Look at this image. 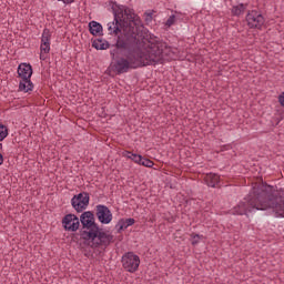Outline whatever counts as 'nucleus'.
I'll return each mask as SVG.
<instances>
[{"mask_svg":"<svg viewBox=\"0 0 284 284\" xmlns=\"http://www.w3.org/2000/svg\"><path fill=\"white\" fill-rule=\"evenodd\" d=\"M114 20L106 23L109 34H119L110 55L112 72L125 74L130 70L163 63L172 57L166 42L150 34L136 14L124 6L113 8Z\"/></svg>","mask_w":284,"mask_h":284,"instance_id":"1","label":"nucleus"},{"mask_svg":"<svg viewBox=\"0 0 284 284\" xmlns=\"http://www.w3.org/2000/svg\"><path fill=\"white\" fill-rule=\"evenodd\" d=\"M272 185L262 183L253 187L247 200L235 207V214H248L260 210H272L275 214H284V196H274Z\"/></svg>","mask_w":284,"mask_h":284,"instance_id":"2","label":"nucleus"},{"mask_svg":"<svg viewBox=\"0 0 284 284\" xmlns=\"http://www.w3.org/2000/svg\"><path fill=\"white\" fill-rule=\"evenodd\" d=\"M80 223L82 225L80 230V236L83 241H97V234L99 233V224L94 221V214H81Z\"/></svg>","mask_w":284,"mask_h":284,"instance_id":"3","label":"nucleus"},{"mask_svg":"<svg viewBox=\"0 0 284 284\" xmlns=\"http://www.w3.org/2000/svg\"><path fill=\"white\" fill-rule=\"evenodd\" d=\"M18 79H21L19 82L20 92H32L34 90V83H32V65L30 63H20L18 67Z\"/></svg>","mask_w":284,"mask_h":284,"instance_id":"4","label":"nucleus"},{"mask_svg":"<svg viewBox=\"0 0 284 284\" xmlns=\"http://www.w3.org/2000/svg\"><path fill=\"white\" fill-rule=\"evenodd\" d=\"M121 263L125 272L134 274V272H136L141 265V257H139V255L134 254L133 252H128L122 256Z\"/></svg>","mask_w":284,"mask_h":284,"instance_id":"5","label":"nucleus"},{"mask_svg":"<svg viewBox=\"0 0 284 284\" xmlns=\"http://www.w3.org/2000/svg\"><path fill=\"white\" fill-rule=\"evenodd\" d=\"M246 22L248 28L261 30V28H263L265 24V18L261 11L251 10L246 14Z\"/></svg>","mask_w":284,"mask_h":284,"instance_id":"6","label":"nucleus"},{"mask_svg":"<svg viewBox=\"0 0 284 284\" xmlns=\"http://www.w3.org/2000/svg\"><path fill=\"white\" fill-rule=\"evenodd\" d=\"M71 204L77 212H83L87 205H90V194L87 192H82L78 195H74L71 200Z\"/></svg>","mask_w":284,"mask_h":284,"instance_id":"7","label":"nucleus"},{"mask_svg":"<svg viewBox=\"0 0 284 284\" xmlns=\"http://www.w3.org/2000/svg\"><path fill=\"white\" fill-rule=\"evenodd\" d=\"M95 239H98L95 242L92 241L94 247H108L110 243H114V235L106 233L103 229L98 230Z\"/></svg>","mask_w":284,"mask_h":284,"instance_id":"8","label":"nucleus"},{"mask_svg":"<svg viewBox=\"0 0 284 284\" xmlns=\"http://www.w3.org/2000/svg\"><path fill=\"white\" fill-rule=\"evenodd\" d=\"M80 226L81 222L77 214H67L62 219V227L65 230V232H77Z\"/></svg>","mask_w":284,"mask_h":284,"instance_id":"9","label":"nucleus"},{"mask_svg":"<svg viewBox=\"0 0 284 284\" xmlns=\"http://www.w3.org/2000/svg\"><path fill=\"white\" fill-rule=\"evenodd\" d=\"M204 181L209 187H219L221 176L216 173H209L204 176Z\"/></svg>","mask_w":284,"mask_h":284,"instance_id":"10","label":"nucleus"},{"mask_svg":"<svg viewBox=\"0 0 284 284\" xmlns=\"http://www.w3.org/2000/svg\"><path fill=\"white\" fill-rule=\"evenodd\" d=\"M247 10V3H240L237 6H233L231 9V14L233 17H241V14H245Z\"/></svg>","mask_w":284,"mask_h":284,"instance_id":"11","label":"nucleus"},{"mask_svg":"<svg viewBox=\"0 0 284 284\" xmlns=\"http://www.w3.org/2000/svg\"><path fill=\"white\" fill-rule=\"evenodd\" d=\"M89 30L93 34V37H99V34L103 32V27L97 21H91L89 23Z\"/></svg>","mask_w":284,"mask_h":284,"instance_id":"12","label":"nucleus"},{"mask_svg":"<svg viewBox=\"0 0 284 284\" xmlns=\"http://www.w3.org/2000/svg\"><path fill=\"white\" fill-rule=\"evenodd\" d=\"M50 54V44L41 43L40 44V60L45 61Z\"/></svg>","mask_w":284,"mask_h":284,"instance_id":"13","label":"nucleus"},{"mask_svg":"<svg viewBox=\"0 0 284 284\" xmlns=\"http://www.w3.org/2000/svg\"><path fill=\"white\" fill-rule=\"evenodd\" d=\"M92 48H95V50H108V48H110V43L97 39L92 42Z\"/></svg>","mask_w":284,"mask_h":284,"instance_id":"14","label":"nucleus"},{"mask_svg":"<svg viewBox=\"0 0 284 284\" xmlns=\"http://www.w3.org/2000/svg\"><path fill=\"white\" fill-rule=\"evenodd\" d=\"M50 39H52V34L49 29H44L42 32L41 43L50 44Z\"/></svg>","mask_w":284,"mask_h":284,"instance_id":"15","label":"nucleus"},{"mask_svg":"<svg viewBox=\"0 0 284 284\" xmlns=\"http://www.w3.org/2000/svg\"><path fill=\"white\" fill-rule=\"evenodd\" d=\"M115 227L118 229V234H121V232H123V230H128V227H130V226H129V224L125 222V219H121V220L118 222V224H116Z\"/></svg>","mask_w":284,"mask_h":284,"instance_id":"16","label":"nucleus"},{"mask_svg":"<svg viewBox=\"0 0 284 284\" xmlns=\"http://www.w3.org/2000/svg\"><path fill=\"white\" fill-rule=\"evenodd\" d=\"M98 219L100 223H104L105 225H108V223L112 221V214H99Z\"/></svg>","mask_w":284,"mask_h":284,"instance_id":"17","label":"nucleus"},{"mask_svg":"<svg viewBox=\"0 0 284 284\" xmlns=\"http://www.w3.org/2000/svg\"><path fill=\"white\" fill-rule=\"evenodd\" d=\"M95 214H110V209H108V206L105 205H97V212Z\"/></svg>","mask_w":284,"mask_h":284,"instance_id":"18","label":"nucleus"},{"mask_svg":"<svg viewBox=\"0 0 284 284\" xmlns=\"http://www.w3.org/2000/svg\"><path fill=\"white\" fill-rule=\"evenodd\" d=\"M8 136V126L0 124V141H3Z\"/></svg>","mask_w":284,"mask_h":284,"instance_id":"19","label":"nucleus"},{"mask_svg":"<svg viewBox=\"0 0 284 284\" xmlns=\"http://www.w3.org/2000/svg\"><path fill=\"white\" fill-rule=\"evenodd\" d=\"M140 165H143L144 168H153L154 162L150 159L142 158V161L140 162Z\"/></svg>","mask_w":284,"mask_h":284,"instance_id":"20","label":"nucleus"},{"mask_svg":"<svg viewBox=\"0 0 284 284\" xmlns=\"http://www.w3.org/2000/svg\"><path fill=\"white\" fill-rule=\"evenodd\" d=\"M176 23V16L172 14L169 17V19L165 22L166 28H172Z\"/></svg>","mask_w":284,"mask_h":284,"instance_id":"21","label":"nucleus"},{"mask_svg":"<svg viewBox=\"0 0 284 284\" xmlns=\"http://www.w3.org/2000/svg\"><path fill=\"white\" fill-rule=\"evenodd\" d=\"M191 239H193L192 245H199V241H200V239H203V235L192 233Z\"/></svg>","mask_w":284,"mask_h":284,"instance_id":"22","label":"nucleus"},{"mask_svg":"<svg viewBox=\"0 0 284 284\" xmlns=\"http://www.w3.org/2000/svg\"><path fill=\"white\" fill-rule=\"evenodd\" d=\"M131 161L133 163H138V165H141V161H143V156L139 155L136 153H133V156L131 158Z\"/></svg>","mask_w":284,"mask_h":284,"instance_id":"23","label":"nucleus"},{"mask_svg":"<svg viewBox=\"0 0 284 284\" xmlns=\"http://www.w3.org/2000/svg\"><path fill=\"white\" fill-rule=\"evenodd\" d=\"M164 221H168V223H174V221H176V215H172V214L165 215Z\"/></svg>","mask_w":284,"mask_h":284,"instance_id":"24","label":"nucleus"},{"mask_svg":"<svg viewBox=\"0 0 284 284\" xmlns=\"http://www.w3.org/2000/svg\"><path fill=\"white\" fill-rule=\"evenodd\" d=\"M277 101L282 108H284V91L277 97Z\"/></svg>","mask_w":284,"mask_h":284,"instance_id":"25","label":"nucleus"},{"mask_svg":"<svg viewBox=\"0 0 284 284\" xmlns=\"http://www.w3.org/2000/svg\"><path fill=\"white\" fill-rule=\"evenodd\" d=\"M123 156H125L126 159H132V156H134V153L130 152V151H124L122 153Z\"/></svg>","mask_w":284,"mask_h":284,"instance_id":"26","label":"nucleus"},{"mask_svg":"<svg viewBox=\"0 0 284 284\" xmlns=\"http://www.w3.org/2000/svg\"><path fill=\"white\" fill-rule=\"evenodd\" d=\"M124 221L126 222V225H129V227H130V225H134V219H132V217L125 219Z\"/></svg>","mask_w":284,"mask_h":284,"instance_id":"27","label":"nucleus"},{"mask_svg":"<svg viewBox=\"0 0 284 284\" xmlns=\"http://www.w3.org/2000/svg\"><path fill=\"white\" fill-rule=\"evenodd\" d=\"M58 1H62V3H64L65 6H70V3H74V0H58Z\"/></svg>","mask_w":284,"mask_h":284,"instance_id":"28","label":"nucleus"},{"mask_svg":"<svg viewBox=\"0 0 284 284\" xmlns=\"http://www.w3.org/2000/svg\"><path fill=\"white\" fill-rule=\"evenodd\" d=\"M0 165H3V154L0 153Z\"/></svg>","mask_w":284,"mask_h":284,"instance_id":"29","label":"nucleus"},{"mask_svg":"<svg viewBox=\"0 0 284 284\" xmlns=\"http://www.w3.org/2000/svg\"><path fill=\"white\" fill-rule=\"evenodd\" d=\"M82 214H94V212H92V211H85V212H83Z\"/></svg>","mask_w":284,"mask_h":284,"instance_id":"30","label":"nucleus"},{"mask_svg":"<svg viewBox=\"0 0 284 284\" xmlns=\"http://www.w3.org/2000/svg\"><path fill=\"white\" fill-rule=\"evenodd\" d=\"M149 17L152 18V13H150Z\"/></svg>","mask_w":284,"mask_h":284,"instance_id":"31","label":"nucleus"},{"mask_svg":"<svg viewBox=\"0 0 284 284\" xmlns=\"http://www.w3.org/2000/svg\"><path fill=\"white\" fill-rule=\"evenodd\" d=\"M280 216L284 217V215H283V214H281Z\"/></svg>","mask_w":284,"mask_h":284,"instance_id":"32","label":"nucleus"}]
</instances>
